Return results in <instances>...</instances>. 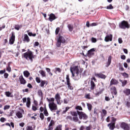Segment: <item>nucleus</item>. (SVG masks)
<instances>
[{
  "instance_id": "nucleus-1",
  "label": "nucleus",
  "mask_w": 130,
  "mask_h": 130,
  "mask_svg": "<svg viewBox=\"0 0 130 130\" xmlns=\"http://www.w3.org/2000/svg\"><path fill=\"white\" fill-rule=\"evenodd\" d=\"M70 71L72 75L71 78L74 81H78L81 79V73L83 72V69L79 70L78 66H74L70 68Z\"/></svg>"
},
{
  "instance_id": "nucleus-2",
  "label": "nucleus",
  "mask_w": 130,
  "mask_h": 130,
  "mask_svg": "<svg viewBox=\"0 0 130 130\" xmlns=\"http://www.w3.org/2000/svg\"><path fill=\"white\" fill-rule=\"evenodd\" d=\"M70 114L72 116H68L67 119H69V120L74 121V122H78L79 121V118L77 117V112L71 111H70Z\"/></svg>"
},
{
  "instance_id": "nucleus-3",
  "label": "nucleus",
  "mask_w": 130,
  "mask_h": 130,
  "mask_svg": "<svg viewBox=\"0 0 130 130\" xmlns=\"http://www.w3.org/2000/svg\"><path fill=\"white\" fill-rule=\"evenodd\" d=\"M57 42L56 45L57 47H60L61 45H63L66 43V39L63 37L59 35L56 38Z\"/></svg>"
},
{
  "instance_id": "nucleus-4",
  "label": "nucleus",
  "mask_w": 130,
  "mask_h": 130,
  "mask_svg": "<svg viewBox=\"0 0 130 130\" xmlns=\"http://www.w3.org/2000/svg\"><path fill=\"white\" fill-rule=\"evenodd\" d=\"M22 57H24L27 60H30L31 62H33V58H34V55H33V52L29 51L26 52L22 55Z\"/></svg>"
},
{
  "instance_id": "nucleus-5",
  "label": "nucleus",
  "mask_w": 130,
  "mask_h": 130,
  "mask_svg": "<svg viewBox=\"0 0 130 130\" xmlns=\"http://www.w3.org/2000/svg\"><path fill=\"white\" fill-rule=\"evenodd\" d=\"M77 114V117L78 115L79 116V119H83V120H87L88 118V116L85 113V112L83 111H76Z\"/></svg>"
},
{
  "instance_id": "nucleus-6",
  "label": "nucleus",
  "mask_w": 130,
  "mask_h": 130,
  "mask_svg": "<svg viewBox=\"0 0 130 130\" xmlns=\"http://www.w3.org/2000/svg\"><path fill=\"white\" fill-rule=\"evenodd\" d=\"M119 27L120 29H129V24L126 21L123 20L119 24Z\"/></svg>"
},
{
  "instance_id": "nucleus-7",
  "label": "nucleus",
  "mask_w": 130,
  "mask_h": 130,
  "mask_svg": "<svg viewBox=\"0 0 130 130\" xmlns=\"http://www.w3.org/2000/svg\"><path fill=\"white\" fill-rule=\"evenodd\" d=\"M49 108L52 112H55V110H57V105L54 102H50Z\"/></svg>"
},
{
  "instance_id": "nucleus-8",
  "label": "nucleus",
  "mask_w": 130,
  "mask_h": 130,
  "mask_svg": "<svg viewBox=\"0 0 130 130\" xmlns=\"http://www.w3.org/2000/svg\"><path fill=\"white\" fill-rule=\"evenodd\" d=\"M102 84L103 85L100 87L99 90L96 89L94 92V94L96 96L101 95V94H102V93H103L104 91L105 90L104 86H103V83H102Z\"/></svg>"
},
{
  "instance_id": "nucleus-9",
  "label": "nucleus",
  "mask_w": 130,
  "mask_h": 130,
  "mask_svg": "<svg viewBox=\"0 0 130 130\" xmlns=\"http://www.w3.org/2000/svg\"><path fill=\"white\" fill-rule=\"evenodd\" d=\"M66 80H67V86H68V89H69L70 90H74V87H73L70 82V75H67Z\"/></svg>"
},
{
  "instance_id": "nucleus-10",
  "label": "nucleus",
  "mask_w": 130,
  "mask_h": 130,
  "mask_svg": "<svg viewBox=\"0 0 130 130\" xmlns=\"http://www.w3.org/2000/svg\"><path fill=\"white\" fill-rule=\"evenodd\" d=\"M15 32L12 31L11 32V37L9 39V44H11L12 45L14 44V43L15 42Z\"/></svg>"
},
{
  "instance_id": "nucleus-11",
  "label": "nucleus",
  "mask_w": 130,
  "mask_h": 130,
  "mask_svg": "<svg viewBox=\"0 0 130 130\" xmlns=\"http://www.w3.org/2000/svg\"><path fill=\"white\" fill-rule=\"evenodd\" d=\"M95 51L94 48H92L88 51L86 55L88 56V57L90 58L91 56H93L94 55V52Z\"/></svg>"
},
{
  "instance_id": "nucleus-12",
  "label": "nucleus",
  "mask_w": 130,
  "mask_h": 130,
  "mask_svg": "<svg viewBox=\"0 0 130 130\" xmlns=\"http://www.w3.org/2000/svg\"><path fill=\"white\" fill-rule=\"evenodd\" d=\"M120 127L124 130H129V126L125 122H122L120 124Z\"/></svg>"
},
{
  "instance_id": "nucleus-13",
  "label": "nucleus",
  "mask_w": 130,
  "mask_h": 130,
  "mask_svg": "<svg viewBox=\"0 0 130 130\" xmlns=\"http://www.w3.org/2000/svg\"><path fill=\"white\" fill-rule=\"evenodd\" d=\"M113 36L111 34L107 35L105 38V41L106 42H109L110 41H112V38Z\"/></svg>"
},
{
  "instance_id": "nucleus-14",
  "label": "nucleus",
  "mask_w": 130,
  "mask_h": 130,
  "mask_svg": "<svg viewBox=\"0 0 130 130\" xmlns=\"http://www.w3.org/2000/svg\"><path fill=\"white\" fill-rule=\"evenodd\" d=\"M55 99L57 102V104H58L59 105L61 104V102H60V99H61V98H60V95H59L58 93L55 94Z\"/></svg>"
},
{
  "instance_id": "nucleus-15",
  "label": "nucleus",
  "mask_w": 130,
  "mask_h": 130,
  "mask_svg": "<svg viewBox=\"0 0 130 130\" xmlns=\"http://www.w3.org/2000/svg\"><path fill=\"white\" fill-rule=\"evenodd\" d=\"M96 78H99V79H103L104 80H105L106 79V75L102 74V73H96L94 75Z\"/></svg>"
},
{
  "instance_id": "nucleus-16",
  "label": "nucleus",
  "mask_w": 130,
  "mask_h": 130,
  "mask_svg": "<svg viewBox=\"0 0 130 130\" xmlns=\"http://www.w3.org/2000/svg\"><path fill=\"white\" fill-rule=\"evenodd\" d=\"M19 79L20 81V83L21 85H25L26 83H27V81L24 79V77H23V76L21 75L19 77Z\"/></svg>"
},
{
  "instance_id": "nucleus-17",
  "label": "nucleus",
  "mask_w": 130,
  "mask_h": 130,
  "mask_svg": "<svg viewBox=\"0 0 130 130\" xmlns=\"http://www.w3.org/2000/svg\"><path fill=\"white\" fill-rule=\"evenodd\" d=\"M56 19V16H55V15L52 13L49 15V20L50 22H52V21L55 20Z\"/></svg>"
},
{
  "instance_id": "nucleus-18",
  "label": "nucleus",
  "mask_w": 130,
  "mask_h": 130,
  "mask_svg": "<svg viewBox=\"0 0 130 130\" xmlns=\"http://www.w3.org/2000/svg\"><path fill=\"white\" fill-rule=\"evenodd\" d=\"M117 84H118V81L113 78L110 81V86H112V85H117Z\"/></svg>"
},
{
  "instance_id": "nucleus-19",
  "label": "nucleus",
  "mask_w": 130,
  "mask_h": 130,
  "mask_svg": "<svg viewBox=\"0 0 130 130\" xmlns=\"http://www.w3.org/2000/svg\"><path fill=\"white\" fill-rule=\"evenodd\" d=\"M112 59V57L111 56H109L108 57V62H107V64L106 65V68H108L111 64V60Z\"/></svg>"
},
{
  "instance_id": "nucleus-20",
  "label": "nucleus",
  "mask_w": 130,
  "mask_h": 130,
  "mask_svg": "<svg viewBox=\"0 0 130 130\" xmlns=\"http://www.w3.org/2000/svg\"><path fill=\"white\" fill-rule=\"evenodd\" d=\"M23 41H24V42H27V43L30 42V39L29 38L28 35L25 34L24 35Z\"/></svg>"
},
{
  "instance_id": "nucleus-21",
  "label": "nucleus",
  "mask_w": 130,
  "mask_h": 130,
  "mask_svg": "<svg viewBox=\"0 0 130 130\" xmlns=\"http://www.w3.org/2000/svg\"><path fill=\"white\" fill-rule=\"evenodd\" d=\"M108 126H109L110 130H113L115 128V124L114 123H110L108 124Z\"/></svg>"
},
{
  "instance_id": "nucleus-22",
  "label": "nucleus",
  "mask_w": 130,
  "mask_h": 130,
  "mask_svg": "<svg viewBox=\"0 0 130 130\" xmlns=\"http://www.w3.org/2000/svg\"><path fill=\"white\" fill-rule=\"evenodd\" d=\"M96 88V84L93 81H91L90 82V90H94Z\"/></svg>"
},
{
  "instance_id": "nucleus-23",
  "label": "nucleus",
  "mask_w": 130,
  "mask_h": 130,
  "mask_svg": "<svg viewBox=\"0 0 130 130\" xmlns=\"http://www.w3.org/2000/svg\"><path fill=\"white\" fill-rule=\"evenodd\" d=\"M31 105V99L30 98H27L26 102V107L27 108H30Z\"/></svg>"
},
{
  "instance_id": "nucleus-24",
  "label": "nucleus",
  "mask_w": 130,
  "mask_h": 130,
  "mask_svg": "<svg viewBox=\"0 0 130 130\" xmlns=\"http://www.w3.org/2000/svg\"><path fill=\"white\" fill-rule=\"evenodd\" d=\"M45 84H46V86L47 85V82H46V81L45 80H41L40 86L42 88H43V87H44V85H45Z\"/></svg>"
},
{
  "instance_id": "nucleus-25",
  "label": "nucleus",
  "mask_w": 130,
  "mask_h": 130,
  "mask_svg": "<svg viewBox=\"0 0 130 130\" xmlns=\"http://www.w3.org/2000/svg\"><path fill=\"white\" fill-rule=\"evenodd\" d=\"M38 94L40 98H43V92H42V90L41 89H39L38 91Z\"/></svg>"
},
{
  "instance_id": "nucleus-26",
  "label": "nucleus",
  "mask_w": 130,
  "mask_h": 130,
  "mask_svg": "<svg viewBox=\"0 0 130 130\" xmlns=\"http://www.w3.org/2000/svg\"><path fill=\"white\" fill-rule=\"evenodd\" d=\"M119 82L122 83V87H124L127 84V80L122 81L121 79H120Z\"/></svg>"
},
{
  "instance_id": "nucleus-27",
  "label": "nucleus",
  "mask_w": 130,
  "mask_h": 130,
  "mask_svg": "<svg viewBox=\"0 0 130 130\" xmlns=\"http://www.w3.org/2000/svg\"><path fill=\"white\" fill-rule=\"evenodd\" d=\"M23 75L25 78H28L29 76H30V73L28 71H25L23 72Z\"/></svg>"
},
{
  "instance_id": "nucleus-28",
  "label": "nucleus",
  "mask_w": 130,
  "mask_h": 130,
  "mask_svg": "<svg viewBox=\"0 0 130 130\" xmlns=\"http://www.w3.org/2000/svg\"><path fill=\"white\" fill-rule=\"evenodd\" d=\"M39 73H40V75H41L42 77H43V78H45V77H46L45 71L43 70H40L39 71Z\"/></svg>"
},
{
  "instance_id": "nucleus-29",
  "label": "nucleus",
  "mask_w": 130,
  "mask_h": 130,
  "mask_svg": "<svg viewBox=\"0 0 130 130\" xmlns=\"http://www.w3.org/2000/svg\"><path fill=\"white\" fill-rule=\"evenodd\" d=\"M68 28L70 32H72L73 30L74 29V25H73L72 24H68Z\"/></svg>"
},
{
  "instance_id": "nucleus-30",
  "label": "nucleus",
  "mask_w": 130,
  "mask_h": 130,
  "mask_svg": "<svg viewBox=\"0 0 130 130\" xmlns=\"http://www.w3.org/2000/svg\"><path fill=\"white\" fill-rule=\"evenodd\" d=\"M123 92L126 96L130 95V89L126 88L125 90L123 91Z\"/></svg>"
},
{
  "instance_id": "nucleus-31",
  "label": "nucleus",
  "mask_w": 130,
  "mask_h": 130,
  "mask_svg": "<svg viewBox=\"0 0 130 130\" xmlns=\"http://www.w3.org/2000/svg\"><path fill=\"white\" fill-rule=\"evenodd\" d=\"M44 114L45 116H48L49 115V114L48 113V112L47 111V109H46V107L45 106L44 110Z\"/></svg>"
},
{
  "instance_id": "nucleus-32",
  "label": "nucleus",
  "mask_w": 130,
  "mask_h": 130,
  "mask_svg": "<svg viewBox=\"0 0 130 130\" xmlns=\"http://www.w3.org/2000/svg\"><path fill=\"white\" fill-rule=\"evenodd\" d=\"M16 116H17L18 118H22L23 117V115L21 112H18L16 113Z\"/></svg>"
},
{
  "instance_id": "nucleus-33",
  "label": "nucleus",
  "mask_w": 130,
  "mask_h": 130,
  "mask_svg": "<svg viewBox=\"0 0 130 130\" xmlns=\"http://www.w3.org/2000/svg\"><path fill=\"white\" fill-rule=\"evenodd\" d=\"M86 104L89 111H92V105L88 103H87Z\"/></svg>"
},
{
  "instance_id": "nucleus-34",
  "label": "nucleus",
  "mask_w": 130,
  "mask_h": 130,
  "mask_svg": "<svg viewBox=\"0 0 130 130\" xmlns=\"http://www.w3.org/2000/svg\"><path fill=\"white\" fill-rule=\"evenodd\" d=\"M105 9H107V10H112L113 9V6H112V5L110 4L109 6L105 7Z\"/></svg>"
},
{
  "instance_id": "nucleus-35",
  "label": "nucleus",
  "mask_w": 130,
  "mask_h": 130,
  "mask_svg": "<svg viewBox=\"0 0 130 130\" xmlns=\"http://www.w3.org/2000/svg\"><path fill=\"white\" fill-rule=\"evenodd\" d=\"M110 26L112 29L113 30H115V28H116V25L114 23H110Z\"/></svg>"
},
{
  "instance_id": "nucleus-36",
  "label": "nucleus",
  "mask_w": 130,
  "mask_h": 130,
  "mask_svg": "<svg viewBox=\"0 0 130 130\" xmlns=\"http://www.w3.org/2000/svg\"><path fill=\"white\" fill-rule=\"evenodd\" d=\"M112 90H113L114 95H116L117 94V91L116 90V87H115V86L113 87L112 88Z\"/></svg>"
},
{
  "instance_id": "nucleus-37",
  "label": "nucleus",
  "mask_w": 130,
  "mask_h": 130,
  "mask_svg": "<svg viewBox=\"0 0 130 130\" xmlns=\"http://www.w3.org/2000/svg\"><path fill=\"white\" fill-rule=\"evenodd\" d=\"M75 109H76V110H80L81 111H83V108H82L81 106H77L75 107Z\"/></svg>"
},
{
  "instance_id": "nucleus-38",
  "label": "nucleus",
  "mask_w": 130,
  "mask_h": 130,
  "mask_svg": "<svg viewBox=\"0 0 130 130\" xmlns=\"http://www.w3.org/2000/svg\"><path fill=\"white\" fill-rule=\"evenodd\" d=\"M54 130H62V125H58Z\"/></svg>"
},
{
  "instance_id": "nucleus-39",
  "label": "nucleus",
  "mask_w": 130,
  "mask_h": 130,
  "mask_svg": "<svg viewBox=\"0 0 130 130\" xmlns=\"http://www.w3.org/2000/svg\"><path fill=\"white\" fill-rule=\"evenodd\" d=\"M5 94L7 96V97H13L12 95V93L11 92H10V91H6L5 92Z\"/></svg>"
},
{
  "instance_id": "nucleus-40",
  "label": "nucleus",
  "mask_w": 130,
  "mask_h": 130,
  "mask_svg": "<svg viewBox=\"0 0 130 130\" xmlns=\"http://www.w3.org/2000/svg\"><path fill=\"white\" fill-rule=\"evenodd\" d=\"M47 100L48 102H54V98H51L50 99L47 98Z\"/></svg>"
},
{
  "instance_id": "nucleus-41",
  "label": "nucleus",
  "mask_w": 130,
  "mask_h": 130,
  "mask_svg": "<svg viewBox=\"0 0 130 130\" xmlns=\"http://www.w3.org/2000/svg\"><path fill=\"white\" fill-rule=\"evenodd\" d=\"M91 40V42H92V43H96V42H97V39H96L94 37H92Z\"/></svg>"
},
{
  "instance_id": "nucleus-42",
  "label": "nucleus",
  "mask_w": 130,
  "mask_h": 130,
  "mask_svg": "<svg viewBox=\"0 0 130 130\" xmlns=\"http://www.w3.org/2000/svg\"><path fill=\"white\" fill-rule=\"evenodd\" d=\"M40 118H41V120H43L44 119V114L43 113H41L40 114Z\"/></svg>"
},
{
  "instance_id": "nucleus-43",
  "label": "nucleus",
  "mask_w": 130,
  "mask_h": 130,
  "mask_svg": "<svg viewBox=\"0 0 130 130\" xmlns=\"http://www.w3.org/2000/svg\"><path fill=\"white\" fill-rule=\"evenodd\" d=\"M20 28H21V26L19 25H15V27H14V29H15V30H20Z\"/></svg>"
},
{
  "instance_id": "nucleus-44",
  "label": "nucleus",
  "mask_w": 130,
  "mask_h": 130,
  "mask_svg": "<svg viewBox=\"0 0 130 130\" xmlns=\"http://www.w3.org/2000/svg\"><path fill=\"white\" fill-rule=\"evenodd\" d=\"M90 93H88V94H85V98H86V99H91V97H90Z\"/></svg>"
},
{
  "instance_id": "nucleus-45",
  "label": "nucleus",
  "mask_w": 130,
  "mask_h": 130,
  "mask_svg": "<svg viewBox=\"0 0 130 130\" xmlns=\"http://www.w3.org/2000/svg\"><path fill=\"white\" fill-rule=\"evenodd\" d=\"M122 75L123 76V77H124V78H128V74H127L126 73L124 72L122 73Z\"/></svg>"
},
{
  "instance_id": "nucleus-46",
  "label": "nucleus",
  "mask_w": 130,
  "mask_h": 130,
  "mask_svg": "<svg viewBox=\"0 0 130 130\" xmlns=\"http://www.w3.org/2000/svg\"><path fill=\"white\" fill-rule=\"evenodd\" d=\"M98 23L97 22H93L90 24V27H93L94 26H98Z\"/></svg>"
},
{
  "instance_id": "nucleus-47",
  "label": "nucleus",
  "mask_w": 130,
  "mask_h": 130,
  "mask_svg": "<svg viewBox=\"0 0 130 130\" xmlns=\"http://www.w3.org/2000/svg\"><path fill=\"white\" fill-rule=\"evenodd\" d=\"M36 81L37 83H38V84H39V83H41V80H40V78H39V77H36Z\"/></svg>"
},
{
  "instance_id": "nucleus-48",
  "label": "nucleus",
  "mask_w": 130,
  "mask_h": 130,
  "mask_svg": "<svg viewBox=\"0 0 130 130\" xmlns=\"http://www.w3.org/2000/svg\"><path fill=\"white\" fill-rule=\"evenodd\" d=\"M59 30H60V28H59V27H57L56 28V30H55V34H56V35H57V34H58V33L59 32Z\"/></svg>"
},
{
  "instance_id": "nucleus-49",
  "label": "nucleus",
  "mask_w": 130,
  "mask_h": 130,
  "mask_svg": "<svg viewBox=\"0 0 130 130\" xmlns=\"http://www.w3.org/2000/svg\"><path fill=\"white\" fill-rule=\"evenodd\" d=\"M10 105H5L4 108V110H7V109H10Z\"/></svg>"
},
{
  "instance_id": "nucleus-50",
  "label": "nucleus",
  "mask_w": 130,
  "mask_h": 130,
  "mask_svg": "<svg viewBox=\"0 0 130 130\" xmlns=\"http://www.w3.org/2000/svg\"><path fill=\"white\" fill-rule=\"evenodd\" d=\"M115 121H116V118H114V117H112V123H114V124H115Z\"/></svg>"
},
{
  "instance_id": "nucleus-51",
  "label": "nucleus",
  "mask_w": 130,
  "mask_h": 130,
  "mask_svg": "<svg viewBox=\"0 0 130 130\" xmlns=\"http://www.w3.org/2000/svg\"><path fill=\"white\" fill-rule=\"evenodd\" d=\"M4 77L5 78V79H8V78L9 77V74H8L7 73H4Z\"/></svg>"
},
{
  "instance_id": "nucleus-52",
  "label": "nucleus",
  "mask_w": 130,
  "mask_h": 130,
  "mask_svg": "<svg viewBox=\"0 0 130 130\" xmlns=\"http://www.w3.org/2000/svg\"><path fill=\"white\" fill-rule=\"evenodd\" d=\"M55 72H58V73H61V70L59 68H55Z\"/></svg>"
},
{
  "instance_id": "nucleus-53",
  "label": "nucleus",
  "mask_w": 130,
  "mask_h": 130,
  "mask_svg": "<svg viewBox=\"0 0 130 130\" xmlns=\"http://www.w3.org/2000/svg\"><path fill=\"white\" fill-rule=\"evenodd\" d=\"M102 113L104 114V115H106V114H107V111H106V110L103 109Z\"/></svg>"
},
{
  "instance_id": "nucleus-54",
  "label": "nucleus",
  "mask_w": 130,
  "mask_h": 130,
  "mask_svg": "<svg viewBox=\"0 0 130 130\" xmlns=\"http://www.w3.org/2000/svg\"><path fill=\"white\" fill-rule=\"evenodd\" d=\"M6 73V69H4L3 70L0 71V75H3Z\"/></svg>"
},
{
  "instance_id": "nucleus-55",
  "label": "nucleus",
  "mask_w": 130,
  "mask_h": 130,
  "mask_svg": "<svg viewBox=\"0 0 130 130\" xmlns=\"http://www.w3.org/2000/svg\"><path fill=\"white\" fill-rule=\"evenodd\" d=\"M32 110H33V111H36V110H37V107H36L35 106H32Z\"/></svg>"
},
{
  "instance_id": "nucleus-56",
  "label": "nucleus",
  "mask_w": 130,
  "mask_h": 130,
  "mask_svg": "<svg viewBox=\"0 0 130 130\" xmlns=\"http://www.w3.org/2000/svg\"><path fill=\"white\" fill-rule=\"evenodd\" d=\"M39 45V43L38 42H35L34 45V47H36V46H38Z\"/></svg>"
},
{
  "instance_id": "nucleus-57",
  "label": "nucleus",
  "mask_w": 130,
  "mask_h": 130,
  "mask_svg": "<svg viewBox=\"0 0 130 130\" xmlns=\"http://www.w3.org/2000/svg\"><path fill=\"white\" fill-rule=\"evenodd\" d=\"M126 106H127V107H128V108H129L130 107V102L127 101L126 103Z\"/></svg>"
},
{
  "instance_id": "nucleus-58",
  "label": "nucleus",
  "mask_w": 130,
  "mask_h": 130,
  "mask_svg": "<svg viewBox=\"0 0 130 130\" xmlns=\"http://www.w3.org/2000/svg\"><path fill=\"white\" fill-rule=\"evenodd\" d=\"M0 121H1V122H5V121H6V118H5L4 117H2L0 119Z\"/></svg>"
},
{
  "instance_id": "nucleus-59",
  "label": "nucleus",
  "mask_w": 130,
  "mask_h": 130,
  "mask_svg": "<svg viewBox=\"0 0 130 130\" xmlns=\"http://www.w3.org/2000/svg\"><path fill=\"white\" fill-rule=\"evenodd\" d=\"M26 130H33V127H32V126H28Z\"/></svg>"
},
{
  "instance_id": "nucleus-60",
  "label": "nucleus",
  "mask_w": 130,
  "mask_h": 130,
  "mask_svg": "<svg viewBox=\"0 0 130 130\" xmlns=\"http://www.w3.org/2000/svg\"><path fill=\"white\" fill-rule=\"evenodd\" d=\"M6 70L9 73H11V71H12L11 67H7Z\"/></svg>"
},
{
  "instance_id": "nucleus-61",
  "label": "nucleus",
  "mask_w": 130,
  "mask_h": 130,
  "mask_svg": "<svg viewBox=\"0 0 130 130\" xmlns=\"http://www.w3.org/2000/svg\"><path fill=\"white\" fill-rule=\"evenodd\" d=\"M118 42L120 44H121V43H122V39L121 38H119L118 39Z\"/></svg>"
},
{
  "instance_id": "nucleus-62",
  "label": "nucleus",
  "mask_w": 130,
  "mask_h": 130,
  "mask_svg": "<svg viewBox=\"0 0 130 130\" xmlns=\"http://www.w3.org/2000/svg\"><path fill=\"white\" fill-rule=\"evenodd\" d=\"M27 87H28V88H30V89H31L32 88H33V86L30 83H28L27 84Z\"/></svg>"
},
{
  "instance_id": "nucleus-63",
  "label": "nucleus",
  "mask_w": 130,
  "mask_h": 130,
  "mask_svg": "<svg viewBox=\"0 0 130 130\" xmlns=\"http://www.w3.org/2000/svg\"><path fill=\"white\" fill-rule=\"evenodd\" d=\"M27 34L29 36H32L33 33L32 32H29V30H27Z\"/></svg>"
},
{
  "instance_id": "nucleus-64",
  "label": "nucleus",
  "mask_w": 130,
  "mask_h": 130,
  "mask_svg": "<svg viewBox=\"0 0 130 130\" xmlns=\"http://www.w3.org/2000/svg\"><path fill=\"white\" fill-rule=\"evenodd\" d=\"M125 57H126L125 55H122L121 56V59L124 60V59H125Z\"/></svg>"
}]
</instances>
